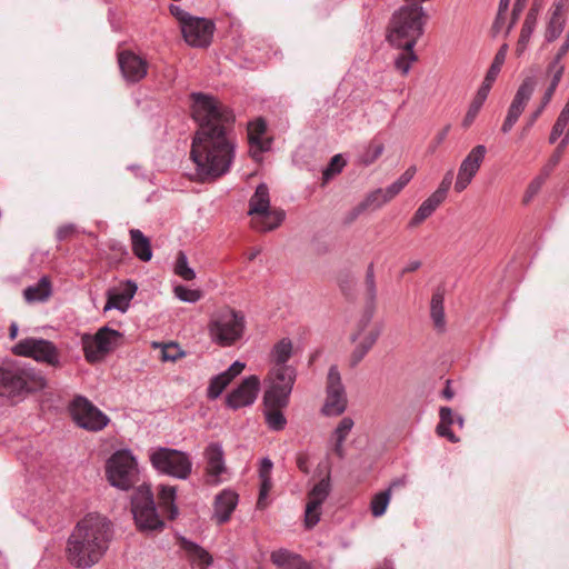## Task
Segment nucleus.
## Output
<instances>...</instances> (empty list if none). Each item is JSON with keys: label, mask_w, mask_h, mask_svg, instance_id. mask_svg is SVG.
I'll use <instances>...</instances> for the list:
<instances>
[{"label": "nucleus", "mask_w": 569, "mask_h": 569, "mask_svg": "<svg viewBox=\"0 0 569 569\" xmlns=\"http://www.w3.org/2000/svg\"><path fill=\"white\" fill-rule=\"evenodd\" d=\"M190 99L192 118L198 123L190 159L200 182L216 181L230 171L236 158V116L211 94L192 92Z\"/></svg>", "instance_id": "nucleus-1"}, {"label": "nucleus", "mask_w": 569, "mask_h": 569, "mask_svg": "<svg viewBox=\"0 0 569 569\" xmlns=\"http://www.w3.org/2000/svg\"><path fill=\"white\" fill-rule=\"evenodd\" d=\"M112 537L113 526L107 517L88 513L78 521L67 540L68 562L79 569L91 568L106 555Z\"/></svg>", "instance_id": "nucleus-2"}, {"label": "nucleus", "mask_w": 569, "mask_h": 569, "mask_svg": "<svg viewBox=\"0 0 569 569\" xmlns=\"http://www.w3.org/2000/svg\"><path fill=\"white\" fill-rule=\"evenodd\" d=\"M427 14L420 3L400 7L389 22L387 39L396 48L413 49L423 34Z\"/></svg>", "instance_id": "nucleus-3"}, {"label": "nucleus", "mask_w": 569, "mask_h": 569, "mask_svg": "<svg viewBox=\"0 0 569 569\" xmlns=\"http://www.w3.org/2000/svg\"><path fill=\"white\" fill-rule=\"evenodd\" d=\"M246 325L243 312L226 305L211 313L207 328L212 343L228 348L243 338Z\"/></svg>", "instance_id": "nucleus-4"}, {"label": "nucleus", "mask_w": 569, "mask_h": 569, "mask_svg": "<svg viewBox=\"0 0 569 569\" xmlns=\"http://www.w3.org/2000/svg\"><path fill=\"white\" fill-rule=\"evenodd\" d=\"M131 512L140 532H158L164 528V521L157 509L150 485L138 486L131 497Z\"/></svg>", "instance_id": "nucleus-5"}, {"label": "nucleus", "mask_w": 569, "mask_h": 569, "mask_svg": "<svg viewBox=\"0 0 569 569\" xmlns=\"http://www.w3.org/2000/svg\"><path fill=\"white\" fill-rule=\"evenodd\" d=\"M106 477L112 487L129 490L140 481L138 461L128 449L117 450L106 463Z\"/></svg>", "instance_id": "nucleus-6"}, {"label": "nucleus", "mask_w": 569, "mask_h": 569, "mask_svg": "<svg viewBox=\"0 0 569 569\" xmlns=\"http://www.w3.org/2000/svg\"><path fill=\"white\" fill-rule=\"evenodd\" d=\"M151 466L161 475L186 480L192 471V460L189 453L168 448L158 447L150 451Z\"/></svg>", "instance_id": "nucleus-7"}, {"label": "nucleus", "mask_w": 569, "mask_h": 569, "mask_svg": "<svg viewBox=\"0 0 569 569\" xmlns=\"http://www.w3.org/2000/svg\"><path fill=\"white\" fill-rule=\"evenodd\" d=\"M11 351L16 356L32 358L37 362L46 363L53 368L61 367L60 352L50 340L28 337L18 341Z\"/></svg>", "instance_id": "nucleus-8"}, {"label": "nucleus", "mask_w": 569, "mask_h": 569, "mask_svg": "<svg viewBox=\"0 0 569 569\" xmlns=\"http://www.w3.org/2000/svg\"><path fill=\"white\" fill-rule=\"evenodd\" d=\"M123 335L107 326L100 328L94 335H83L81 338L84 359L94 363L102 357L113 351L122 339Z\"/></svg>", "instance_id": "nucleus-9"}, {"label": "nucleus", "mask_w": 569, "mask_h": 569, "mask_svg": "<svg viewBox=\"0 0 569 569\" xmlns=\"http://www.w3.org/2000/svg\"><path fill=\"white\" fill-rule=\"evenodd\" d=\"M68 410L74 423L88 431H101L110 421L106 413L83 396H76Z\"/></svg>", "instance_id": "nucleus-10"}, {"label": "nucleus", "mask_w": 569, "mask_h": 569, "mask_svg": "<svg viewBox=\"0 0 569 569\" xmlns=\"http://www.w3.org/2000/svg\"><path fill=\"white\" fill-rule=\"evenodd\" d=\"M296 377L297 372L292 366L272 367L267 377L268 387L263 397L289 400Z\"/></svg>", "instance_id": "nucleus-11"}, {"label": "nucleus", "mask_w": 569, "mask_h": 569, "mask_svg": "<svg viewBox=\"0 0 569 569\" xmlns=\"http://www.w3.org/2000/svg\"><path fill=\"white\" fill-rule=\"evenodd\" d=\"M347 408V396L337 366H331L327 377V398L322 407L325 416H340Z\"/></svg>", "instance_id": "nucleus-12"}, {"label": "nucleus", "mask_w": 569, "mask_h": 569, "mask_svg": "<svg viewBox=\"0 0 569 569\" xmlns=\"http://www.w3.org/2000/svg\"><path fill=\"white\" fill-rule=\"evenodd\" d=\"M214 31V22L201 17H193L181 29L183 40L193 48H208L212 42Z\"/></svg>", "instance_id": "nucleus-13"}, {"label": "nucleus", "mask_w": 569, "mask_h": 569, "mask_svg": "<svg viewBox=\"0 0 569 569\" xmlns=\"http://www.w3.org/2000/svg\"><path fill=\"white\" fill-rule=\"evenodd\" d=\"M117 61L120 72L127 83H139L148 76V60L130 49L119 51L117 54Z\"/></svg>", "instance_id": "nucleus-14"}, {"label": "nucleus", "mask_w": 569, "mask_h": 569, "mask_svg": "<svg viewBox=\"0 0 569 569\" xmlns=\"http://www.w3.org/2000/svg\"><path fill=\"white\" fill-rule=\"evenodd\" d=\"M536 88V79L533 77H527L519 86L509 108L507 116L501 126V131L508 133L520 116L522 114L527 103L529 102Z\"/></svg>", "instance_id": "nucleus-15"}, {"label": "nucleus", "mask_w": 569, "mask_h": 569, "mask_svg": "<svg viewBox=\"0 0 569 569\" xmlns=\"http://www.w3.org/2000/svg\"><path fill=\"white\" fill-rule=\"evenodd\" d=\"M487 153L483 144L473 147L460 163L455 182L456 192L460 193L471 183L477 176Z\"/></svg>", "instance_id": "nucleus-16"}, {"label": "nucleus", "mask_w": 569, "mask_h": 569, "mask_svg": "<svg viewBox=\"0 0 569 569\" xmlns=\"http://www.w3.org/2000/svg\"><path fill=\"white\" fill-rule=\"evenodd\" d=\"M260 390V380L257 376H249L242 382L229 392L226 397L228 408L237 410L242 407L251 406Z\"/></svg>", "instance_id": "nucleus-17"}, {"label": "nucleus", "mask_w": 569, "mask_h": 569, "mask_svg": "<svg viewBox=\"0 0 569 569\" xmlns=\"http://www.w3.org/2000/svg\"><path fill=\"white\" fill-rule=\"evenodd\" d=\"M206 478L209 485L217 486L222 479L221 476L227 472L224 462V451L219 442H210L204 449Z\"/></svg>", "instance_id": "nucleus-18"}, {"label": "nucleus", "mask_w": 569, "mask_h": 569, "mask_svg": "<svg viewBox=\"0 0 569 569\" xmlns=\"http://www.w3.org/2000/svg\"><path fill=\"white\" fill-rule=\"evenodd\" d=\"M137 290L138 287L132 280L122 281L118 287L108 289L103 311L116 309L120 312H126Z\"/></svg>", "instance_id": "nucleus-19"}, {"label": "nucleus", "mask_w": 569, "mask_h": 569, "mask_svg": "<svg viewBox=\"0 0 569 569\" xmlns=\"http://www.w3.org/2000/svg\"><path fill=\"white\" fill-rule=\"evenodd\" d=\"M289 400L273 399L271 396L263 397V415L270 430L281 431L287 426V419L282 410L287 408Z\"/></svg>", "instance_id": "nucleus-20"}, {"label": "nucleus", "mask_w": 569, "mask_h": 569, "mask_svg": "<svg viewBox=\"0 0 569 569\" xmlns=\"http://www.w3.org/2000/svg\"><path fill=\"white\" fill-rule=\"evenodd\" d=\"M239 501V496L231 489H223L213 501L212 519L218 525L228 522Z\"/></svg>", "instance_id": "nucleus-21"}, {"label": "nucleus", "mask_w": 569, "mask_h": 569, "mask_svg": "<svg viewBox=\"0 0 569 569\" xmlns=\"http://www.w3.org/2000/svg\"><path fill=\"white\" fill-rule=\"evenodd\" d=\"M17 375L21 385L18 387V397L43 390L47 387V378L36 368L17 366Z\"/></svg>", "instance_id": "nucleus-22"}, {"label": "nucleus", "mask_w": 569, "mask_h": 569, "mask_svg": "<svg viewBox=\"0 0 569 569\" xmlns=\"http://www.w3.org/2000/svg\"><path fill=\"white\" fill-rule=\"evenodd\" d=\"M179 547L192 568L209 569L213 563L212 556L204 548L184 537L179 538Z\"/></svg>", "instance_id": "nucleus-23"}, {"label": "nucleus", "mask_w": 569, "mask_h": 569, "mask_svg": "<svg viewBox=\"0 0 569 569\" xmlns=\"http://www.w3.org/2000/svg\"><path fill=\"white\" fill-rule=\"evenodd\" d=\"M366 291H367V299H368V310L366 311L362 319L359 321V332L363 330L371 321L373 311H375V303H376V297H377V287H376V277H375V268L373 263H370L366 271Z\"/></svg>", "instance_id": "nucleus-24"}, {"label": "nucleus", "mask_w": 569, "mask_h": 569, "mask_svg": "<svg viewBox=\"0 0 569 569\" xmlns=\"http://www.w3.org/2000/svg\"><path fill=\"white\" fill-rule=\"evenodd\" d=\"M286 213L281 209H268L262 213L252 217L251 226L260 232L271 231L278 228L284 220Z\"/></svg>", "instance_id": "nucleus-25"}, {"label": "nucleus", "mask_w": 569, "mask_h": 569, "mask_svg": "<svg viewBox=\"0 0 569 569\" xmlns=\"http://www.w3.org/2000/svg\"><path fill=\"white\" fill-rule=\"evenodd\" d=\"M270 559L280 569H309L305 559L287 549H279L271 552Z\"/></svg>", "instance_id": "nucleus-26"}, {"label": "nucleus", "mask_w": 569, "mask_h": 569, "mask_svg": "<svg viewBox=\"0 0 569 569\" xmlns=\"http://www.w3.org/2000/svg\"><path fill=\"white\" fill-rule=\"evenodd\" d=\"M20 386L17 367H0V397L18 398V387Z\"/></svg>", "instance_id": "nucleus-27"}, {"label": "nucleus", "mask_w": 569, "mask_h": 569, "mask_svg": "<svg viewBox=\"0 0 569 569\" xmlns=\"http://www.w3.org/2000/svg\"><path fill=\"white\" fill-rule=\"evenodd\" d=\"M176 495L177 489L173 486L160 485L158 488V508L161 513L167 515L171 520L178 516Z\"/></svg>", "instance_id": "nucleus-28"}, {"label": "nucleus", "mask_w": 569, "mask_h": 569, "mask_svg": "<svg viewBox=\"0 0 569 569\" xmlns=\"http://www.w3.org/2000/svg\"><path fill=\"white\" fill-rule=\"evenodd\" d=\"M443 201V198L432 192L416 210L408 223V227L416 228L420 226L425 220L433 214Z\"/></svg>", "instance_id": "nucleus-29"}, {"label": "nucleus", "mask_w": 569, "mask_h": 569, "mask_svg": "<svg viewBox=\"0 0 569 569\" xmlns=\"http://www.w3.org/2000/svg\"><path fill=\"white\" fill-rule=\"evenodd\" d=\"M130 239L133 254L143 262L150 261L152 258L150 239L139 229L130 230Z\"/></svg>", "instance_id": "nucleus-30"}, {"label": "nucleus", "mask_w": 569, "mask_h": 569, "mask_svg": "<svg viewBox=\"0 0 569 569\" xmlns=\"http://www.w3.org/2000/svg\"><path fill=\"white\" fill-rule=\"evenodd\" d=\"M353 420L350 417H345L340 420L337 428L335 429L332 433L333 439V452L339 457L340 459L345 458V448L343 443L349 436L350 431L353 428Z\"/></svg>", "instance_id": "nucleus-31"}, {"label": "nucleus", "mask_w": 569, "mask_h": 569, "mask_svg": "<svg viewBox=\"0 0 569 569\" xmlns=\"http://www.w3.org/2000/svg\"><path fill=\"white\" fill-rule=\"evenodd\" d=\"M267 131V123L263 119H257L248 126V141L251 150L256 149L258 152L268 150L269 142L262 140V136Z\"/></svg>", "instance_id": "nucleus-32"}, {"label": "nucleus", "mask_w": 569, "mask_h": 569, "mask_svg": "<svg viewBox=\"0 0 569 569\" xmlns=\"http://www.w3.org/2000/svg\"><path fill=\"white\" fill-rule=\"evenodd\" d=\"M270 209L269 189L266 183H260L249 200V214L254 217Z\"/></svg>", "instance_id": "nucleus-33"}, {"label": "nucleus", "mask_w": 569, "mask_h": 569, "mask_svg": "<svg viewBox=\"0 0 569 569\" xmlns=\"http://www.w3.org/2000/svg\"><path fill=\"white\" fill-rule=\"evenodd\" d=\"M380 336V330H371L363 339L356 346L350 356V366L356 367L370 351Z\"/></svg>", "instance_id": "nucleus-34"}, {"label": "nucleus", "mask_w": 569, "mask_h": 569, "mask_svg": "<svg viewBox=\"0 0 569 569\" xmlns=\"http://www.w3.org/2000/svg\"><path fill=\"white\" fill-rule=\"evenodd\" d=\"M385 151V143L383 141L375 137L371 139L367 146L363 147V150L358 156V162L362 166H370L375 163L383 153Z\"/></svg>", "instance_id": "nucleus-35"}, {"label": "nucleus", "mask_w": 569, "mask_h": 569, "mask_svg": "<svg viewBox=\"0 0 569 569\" xmlns=\"http://www.w3.org/2000/svg\"><path fill=\"white\" fill-rule=\"evenodd\" d=\"M292 342L289 338H282L271 349L269 358L273 367L288 366L287 362L292 356Z\"/></svg>", "instance_id": "nucleus-36"}, {"label": "nucleus", "mask_w": 569, "mask_h": 569, "mask_svg": "<svg viewBox=\"0 0 569 569\" xmlns=\"http://www.w3.org/2000/svg\"><path fill=\"white\" fill-rule=\"evenodd\" d=\"M443 301L445 296L442 291L437 290L433 292L430 302V317L435 328L439 331H442L446 327Z\"/></svg>", "instance_id": "nucleus-37"}, {"label": "nucleus", "mask_w": 569, "mask_h": 569, "mask_svg": "<svg viewBox=\"0 0 569 569\" xmlns=\"http://www.w3.org/2000/svg\"><path fill=\"white\" fill-rule=\"evenodd\" d=\"M440 422L437 426V433L440 437L448 439L450 442H458L459 439L451 430V426L455 423V415L449 407H441L439 410Z\"/></svg>", "instance_id": "nucleus-38"}, {"label": "nucleus", "mask_w": 569, "mask_h": 569, "mask_svg": "<svg viewBox=\"0 0 569 569\" xmlns=\"http://www.w3.org/2000/svg\"><path fill=\"white\" fill-rule=\"evenodd\" d=\"M23 295L29 302L44 301L51 295V283L48 278L43 277L34 286L26 288Z\"/></svg>", "instance_id": "nucleus-39"}, {"label": "nucleus", "mask_w": 569, "mask_h": 569, "mask_svg": "<svg viewBox=\"0 0 569 569\" xmlns=\"http://www.w3.org/2000/svg\"><path fill=\"white\" fill-rule=\"evenodd\" d=\"M535 26H536V16L532 11H530V12H528V14L525 19V22L521 27L520 36H519V39L517 42L516 53L518 56H521L525 52V50L529 43L530 37L533 32Z\"/></svg>", "instance_id": "nucleus-40"}, {"label": "nucleus", "mask_w": 569, "mask_h": 569, "mask_svg": "<svg viewBox=\"0 0 569 569\" xmlns=\"http://www.w3.org/2000/svg\"><path fill=\"white\" fill-rule=\"evenodd\" d=\"M331 490L330 476L322 478L318 483L313 486L308 495V500L312 505H322L328 498Z\"/></svg>", "instance_id": "nucleus-41"}, {"label": "nucleus", "mask_w": 569, "mask_h": 569, "mask_svg": "<svg viewBox=\"0 0 569 569\" xmlns=\"http://www.w3.org/2000/svg\"><path fill=\"white\" fill-rule=\"evenodd\" d=\"M391 498V488H388L383 491L376 493L370 502V511L373 517H381L390 502Z\"/></svg>", "instance_id": "nucleus-42"}, {"label": "nucleus", "mask_w": 569, "mask_h": 569, "mask_svg": "<svg viewBox=\"0 0 569 569\" xmlns=\"http://www.w3.org/2000/svg\"><path fill=\"white\" fill-rule=\"evenodd\" d=\"M569 129V101H567L566 106L561 110L560 114L558 116L550 136H549V142L555 143L558 138L563 134L566 128Z\"/></svg>", "instance_id": "nucleus-43"}, {"label": "nucleus", "mask_w": 569, "mask_h": 569, "mask_svg": "<svg viewBox=\"0 0 569 569\" xmlns=\"http://www.w3.org/2000/svg\"><path fill=\"white\" fill-rule=\"evenodd\" d=\"M549 176V170L546 168L538 174L531 182L528 184L526 192L522 198V202L528 204L532 201V199L539 193L542 186L545 184L547 178Z\"/></svg>", "instance_id": "nucleus-44"}, {"label": "nucleus", "mask_w": 569, "mask_h": 569, "mask_svg": "<svg viewBox=\"0 0 569 569\" xmlns=\"http://www.w3.org/2000/svg\"><path fill=\"white\" fill-rule=\"evenodd\" d=\"M402 51L395 60V67L402 76H407L411 69V64L417 61L418 57L413 49L401 48Z\"/></svg>", "instance_id": "nucleus-45"}, {"label": "nucleus", "mask_w": 569, "mask_h": 569, "mask_svg": "<svg viewBox=\"0 0 569 569\" xmlns=\"http://www.w3.org/2000/svg\"><path fill=\"white\" fill-rule=\"evenodd\" d=\"M174 273L186 281H191L196 278V272L189 267L187 254L179 251L176 257Z\"/></svg>", "instance_id": "nucleus-46"}, {"label": "nucleus", "mask_w": 569, "mask_h": 569, "mask_svg": "<svg viewBox=\"0 0 569 569\" xmlns=\"http://www.w3.org/2000/svg\"><path fill=\"white\" fill-rule=\"evenodd\" d=\"M507 52H508V44L503 43L497 51V53L493 58V61H492L489 70L487 71L486 77L489 78V81H496V79H497L498 74L500 73L501 68L506 61Z\"/></svg>", "instance_id": "nucleus-47"}, {"label": "nucleus", "mask_w": 569, "mask_h": 569, "mask_svg": "<svg viewBox=\"0 0 569 569\" xmlns=\"http://www.w3.org/2000/svg\"><path fill=\"white\" fill-rule=\"evenodd\" d=\"M230 385V381L228 380V377L224 375H217L210 379L208 389H207V397L209 399H217L221 396L223 390Z\"/></svg>", "instance_id": "nucleus-48"}, {"label": "nucleus", "mask_w": 569, "mask_h": 569, "mask_svg": "<svg viewBox=\"0 0 569 569\" xmlns=\"http://www.w3.org/2000/svg\"><path fill=\"white\" fill-rule=\"evenodd\" d=\"M154 347H160L159 343H154ZM186 356L178 343L169 342L161 345V360L162 361H177Z\"/></svg>", "instance_id": "nucleus-49"}, {"label": "nucleus", "mask_w": 569, "mask_h": 569, "mask_svg": "<svg viewBox=\"0 0 569 569\" xmlns=\"http://www.w3.org/2000/svg\"><path fill=\"white\" fill-rule=\"evenodd\" d=\"M562 29H563V20L561 18V16L556 11L551 16L550 21L548 23L546 34H545L546 41L547 42L555 41L562 32Z\"/></svg>", "instance_id": "nucleus-50"}, {"label": "nucleus", "mask_w": 569, "mask_h": 569, "mask_svg": "<svg viewBox=\"0 0 569 569\" xmlns=\"http://www.w3.org/2000/svg\"><path fill=\"white\" fill-rule=\"evenodd\" d=\"M173 292L178 299L184 302L194 303L199 301L202 297V293L200 290L197 289H190L186 286L179 284L176 286L173 289Z\"/></svg>", "instance_id": "nucleus-51"}, {"label": "nucleus", "mask_w": 569, "mask_h": 569, "mask_svg": "<svg viewBox=\"0 0 569 569\" xmlns=\"http://www.w3.org/2000/svg\"><path fill=\"white\" fill-rule=\"evenodd\" d=\"M565 71V66L560 60L552 59L547 67V74L551 78L550 86L557 88Z\"/></svg>", "instance_id": "nucleus-52"}, {"label": "nucleus", "mask_w": 569, "mask_h": 569, "mask_svg": "<svg viewBox=\"0 0 569 569\" xmlns=\"http://www.w3.org/2000/svg\"><path fill=\"white\" fill-rule=\"evenodd\" d=\"M320 505H312L308 500L305 512V525L308 529L313 528L320 520Z\"/></svg>", "instance_id": "nucleus-53"}, {"label": "nucleus", "mask_w": 569, "mask_h": 569, "mask_svg": "<svg viewBox=\"0 0 569 569\" xmlns=\"http://www.w3.org/2000/svg\"><path fill=\"white\" fill-rule=\"evenodd\" d=\"M338 283L341 292L346 298L352 299L355 297L356 281L352 274H341L338 279Z\"/></svg>", "instance_id": "nucleus-54"}, {"label": "nucleus", "mask_w": 569, "mask_h": 569, "mask_svg": "<svg viewBox=\"0 0 569 569\" xmlns=\"http://www.w3.org/2000/svg\"><path fill=\"white\" fill-rule=\"evenodd\" d=\"M259 479H260V489H259V497H258V501H257V508L264 509L268 505L267 498L272 488V479H271V477L259 478Z\"/></svg>", "instance_id": "nucleus-55"}, {"label": "nucleus", "mask_w": 569, "mask_h": 569, "mask_svg": "<svg viewBox=\"0 0 569 569\" xmlns=\"http://www.w3.org/2000/svg\"><path fill=\"white\" fill-rule=\"evenodd\" d=\"M385 199L383 189L379 188L365 198V200L361 201V203L365 206L366 209H378L382 207L386 202H382L381 200Z\"/></svg>", "instance_id": "nucleus-56"}, {"label": "nucleus", "mask_w": 569, "mask_h": 569, "mask_svg": "<svg viewBox=\"0 0 569 569\" xmlns=\"http://www.w3.org/2000/svg\"><path fill=\"white\" fill-rule=\"evenodd\" d=\"M483 103L479 102L476 99H472L471 103L469 104V108L467 110V113L462 120V127L469 128L478 117Z\"/></svg>", "instance_id": "nucleus-57"}, {"label": "nucleus", "mask_w": 569, "mask_h": 569, "mask_svg": "<svg viewBox=\"0 0 569 569\" xmlns=\"http://www.w3.org/2000/svg\"><path fill=\"white\" fill-rule=\"evenodd\" d=\"M169 11L179 22L180 30L183 28L186 23L189 22V20H191L194 17L177 4H170Z\"/></svg>", "instance_id": "nucleus-58"}, {"label": "nucleus", "mask_w": 569, "mask_h": 569, "mask_svg": "<svg viewBox=\"0 0 569 569\" xmlns=\"http://www.w3.org/2000/svg\"><path fill=\"white\" fill-rule=\"evenodd\" d=\"M452 180H453V171L449 170L446 172L440 184L438 186L437 190L433 193L438 194L439 197H441L446 200L448 192L450 190V187L452 184Z\"/></svg>", "instance_id": "nucleus-59"}, {"label": "nucleus", "mask_w": 569, "mask_h": 569, "mask_svg": "<svg viewBox=\"0 0 569 569\" xmlns=\"http://www.w3.org/2000/svg\"><path fill=\"white\" fill-rule=\"evenodd\" d=\"M568 143H569V129L565 133V137L560 141L559 146L556 148L555 153L551 156V158H550V167L546 168L547 170L550 171L555 166L558 164V162L561 159L563 149L567 147Z\"/></svg>", "instance_id": "nucleus-60"}, {"label": "nucleus", "mask_w": 569, "mask_h": 569, "mask_svg": "<svg viewBox=\"0 0 569 569\" xmlns=\"http://www.w3.org/2000/svg\"><path fill=\"white\" fill-rule=\"evenodd\" d=\"M343 166H345V162L342 161L341 156L336 154L335 157H332L329 166L323 171V178L328 179L332 173L340 172Z\"/></svg>", "instance_id": "nucleus-61"}, {"label": "nucleus", "mask_w": 569, "mask_h": 569, "mask_svg": "<svg viewBox=\"0 0 569 569\" xmlns=\"http://www.w3.org/2000/svg\"><path fill=\"white\" fill-rule=\"evenodd\" d=\"M405 187H402V184H400L397 180L391 183L389 187H387L386 189H383V193H385V199H382L381 201L382 202H389L390 200H392L396 196H398L401 190L403 189Z\"/></svg>", "instance_id": "nucleus-62"}, {"label": "nucleus", "mask_w": 569, "mask_h": 569, "mask_svg": "<svg viewBox=\"0 0 569 569\" xmlns=\"http://www.w3.org/2000/svg\"><path fill=\"white\" fill-rule=\"evenodd\" d=\"M244 367L246 365L243 362L234 361L226 371L221 372V375L228 377V380L231 382L236 377H238L242 372Z\"/></svg>", "instance_id": "nucleus-63"}, {"label": "nucleus", "mask_w": 569, "mask_h": 569, "mask_svg": "<svg viewBox=\"0 0 569 569\" xmlns=\"http://www.w3.org/2000/svg\"><path fill=\"white\" fill-rule=\"evenodd\" d=\"M367 209L365 208V206L360 202L359 204H357L355 208H352L349 212H347V214L343 218V223L345 224H350L352 223L355 220L358 219V217L363 213Z\"/></svg>", "instance_id": "nucleus-64"}]
</instances>
